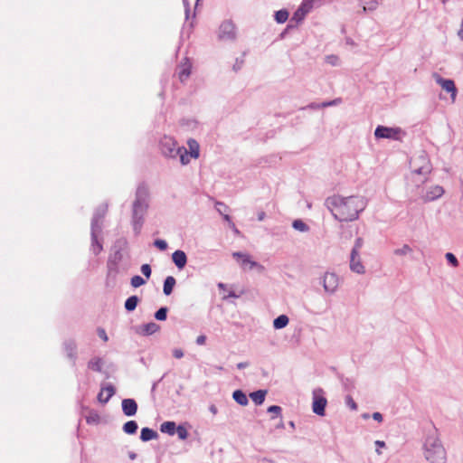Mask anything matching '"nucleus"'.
I'll use <instances>...</instances> for the list:
<instances>
[{
    "label": "nucleus",
    "instance_id": "f257e3e1",
    "mask_svg": "<svg viewBox=\"0 0 463 463\" xmlns=\"http://www.w3.org/2000/svg\"><path fill=\"white\" fill-rule=\"evenodd\" d=\"M333 217L339 222H353L366 207V202L361 196L343 197L333 195L326 198L325 203Z\"/></svg>",
    "mask_w": 463,
    "mask_h": 463
},
{
    "label": "nucleus",
    "instance_id": "f03ea898",
    "mask_svg": "<svg viewBox=\"0 0 463 463\" xmlns=\"http://www.w3.org/2000/svg\"><path fill=\"white\" fill-rule=\"evenodd\" d=\"M148 200V187L145 183H141L137 188L135 200L132 204L131 223L136 235H138L142 230L145 215L149 207Z\"/></svg>",
    "mask_w": 463,
    "mask_h": 463
},
{
    "label": "nucleus",
    "instance_id": "7ed1b4c3",
    "mask_svg": "<svg viewBox=\"0 0 463 463\" xmlns=\"http://www.w3.org/2000/svg\"><path fill=\"white\" fill-rule=\"evenodd\" d=\"M423 455L430 463H446L447 453L438 436V430L432 428L428 431L423 443Z\"/></svg>",
    "mask_w": 463,
    "mask_h": 463
},
{
    "label": "nucleus",
    "instance_id": "20e7f679",
    "mask_svg": "<svg viewBox=\"0 0 463 463\" xmlns=\"http://www.w3.org/2000/svg\"><path fill=\"white\" fill-rule=\"evenodd\" d=\"M108 212V203L99 205L93 213L90 222V250L94 255H99L103 250L102 242L99 235L102 232L103 219Z\"/></svg>",
    "mask_w": 463,
    "mask_h": 463
},
{
    "label": "nucleus",
    "instance_id": "39448f33",
    "mask_svg": "<svg viewBox=\"0 0 463 463\" xmlns=\"http://www.w3.org/2000/svg\"><path fill=\"white\" fill-rule=\"evenodd\" d=\"M128 241L125 238H119L114 242L111 248V253L107 261L108 278L112 277L115 279L119 272L118 264L123 260V250L126 249Z\"/></svg>",
    "mask_w": 463,
    "mask_h": 463
},
{
    "label": "nucleus",
    "instance_id": "423d86ee",
    "mask_svg": "<svg viewBox=\"0 0 463 463\" xmlns=\"http://www.w3.org/2000/svg\"><path fill=\"white\" fill-rule=\"evenodd\" d=\"M411 172L419 175H426L431 172V164L425 153L413 157L411 162Z\"/></svg>",
    "mask_w": 463,
    "mask_h": 463
},
{
    "label": "nucleus",
    "instance_id": "0eeeda50",
    "mask_svg": "<svg viewBox=\"0 0 463 463\" xmlns=\"http://www.w3.org/2000/svg\"><path fill=\"white\" fill-rule=\"evenodd\" d=\"M180 147L181 146H179L176 141L171 137L165 136L159 141L160 151L162 155L167 158H176Z\"/></svg>",
    "mask_w": 463,
    "mask_h": 463
},
{
    "label": "nucleus",
    "instance_id": "6e6552de",
    "mask_svg": "<svg viewBox=\"0 0 463 463\" xmlns=\"http://www.w3.org/2000/svg\"><path fill=\"white\" fill-rule=\"evenodd\" d=\"M232 257L236 259L241 267L244 269H257L259 273H262L265 270V268L263 265L258 263L255 260H252L250 259V256L247 253H243L241 251H235L232 253Z\"/></svg>",
    "mask_w": 463,
    "mask_h": 463
},
{
    "label": "nucleus",
    "instance_id": "1a4fd4ad",
    "mask_svg": "<svg viewBox=\"0 0 463 463\" xmlns=\"http://www.w3.org/2000/svg\"><path fill=\"white\" fill-rule=\"evenodd\" d=\"M419 198H420L424 203L434 201L444 194V189L440 185H432L427 189L424 187H419Z\"/></svg>",
    "mask_w": 463,
    "mask_h": 463
},
{
    "label": "nucleus",
    "instance_id": "9d476101",
    "mask_svg": "<svg viewBox=\"0 0 463 463\" xmlns=\"http://www.w3.org/2000/svg\"><path fill=\"white\" fill-rule=\"evenodd\" d=\"M324 290L332 295L334 294L339 286V278L334 272H326L321 279Z\"/></svg>",
    "mask_w": 463,
    "mask_h": 463
},
{
    "label": "nucleus",
    "instance_id": "9b49d317",
    "mask_svg": "<svg viewBox=\"0 0 463 463\" xmlns=\"http://www.w3.org/2000/svg\"><path fill=\"white\" fill-rule=\"evenodd\" d=\"M218 37L222 41H234L236 39L235 24L230 20L222 22L219 28Z\"/></svg>",
    "mask_w": 463,
    "mask_h": 463
},
{
    "label": "nucleus",
    "instance_id": "f8f14e48",
    "mask_svg": "<svg viewBox=\"0 0 463 463\" xmlns=\"http://www.w3.org/2000/svg\"><path fill=\"white\" fill-rule=\"evenodd\" d=\"M402 132L400 128H389L385 126H378L374 130V136L376 138H387V139H399V135Z\"/></svg>",
    "mask_w": 463,
    "mask_h": 463
},
{
    "label": "nucleus",
    "instance_id": "ddd939ff",
    "mask_svg": "<svg viewBox=\"0 0 463 463\" xmlns=\"http://www.w3.org/2000/svg\"><path fill=\"white\" fill-rule=\"evenodd\" d=\"M318 392H323V390L317 389L313 392L312 410L313 412L317 415L324 416L326 413V406L327 404V401L324 396H318Z\"/></svg>",
    "mask_w": 463,
    "mask_h": 463
},
{
    "label": "nucleus",
    "instance_id": "4468645a",
    "mask_svg": "<svg viewBox=\"0 0 463 463\" xmlns=\"http://www.w3.org/2000/svg\"><path fill=\"white\" fill-rule=\"evenodd\" d=\"M433 79L444 90L451 94L452 100H455L457 95V88L455 82L450 79H444L439 73L432 74Z\"/></svg>",
    "mask_w": 463,
    "mask_h": 463
},
{
    "label": "nucleus",
    "instance_id": "2eb2a0df",
    "mask_svg": "<svg viewBox=\"0 0 463 463\" xmlns=\"http://www.w3.org/2000/svg\"><path fill=\"white\" fill-rule=\"evenodd\" d=\"M123 414L127 417L135 416L137 412V403L135 399L126 398L121 402Z\"/></svg>",
    "mask_w": 463,
    "mask_h": 463
},
{
    "label": "nucleus",
    "instance_id": "dca6fc26",
    "mask_svg": "<svg viewBox=\"0 0 463 463\" xmlns=\"http://www.w3.org/2000/svg\"><path fill=\"white\" fill-rule=\"evenodd\" d=\"M63 349L66 353L67 357L71 359L74 364L77 360V344L75 340H65L63 342Z\"/></svg>",
    "mask_w": 463,
    "mask_h": 463
},
{
    "label": "nucleus",
    "instance_id": "f3484780",
    "mask_svg": "<svg viewBox=\"0 0 463 463\" xmlns=\"http://www.w3.org/2000/svg\"><path fill=\"white\" fill-rule=\"evenodd\" d=\"M350 269L352 271L357 274H364L365 272L364 266L363 265L360 255L358 254H350Z\"/></svg>",
    "mask_w": 463,
    "mask_h": 463
},
{
    "label": "nucleus",
    "instance_id": "a211bd4d",
    "mask_svg": "<svg viewBox=\"0 0 463 463\" xmlns=\"http://www.w3.org/2000/svg\"><path fill=\"white\" fill-rule=\"evenodd\" d=\"M172 260L177 269H182L187 263V256L184 250H176L172 254Z\"/></svg>",
    "mask_w": 463,
    "mask_h": 463
},
{
    "label": "nucleus",
    "instance_id": "6ab92c4d",
    "mask_svg": "<svg viewBox=\"0 0 463 463\" xmlns=\"http://www.w3.org/2000/svg\"><path fill=\"white\" fill-rule=\"evenodd\" d=\"M158 437V433L148 427H145L141 430L140 439L144 442L155 439Z\"/></svg>",
    "mask_w": 463,
    "mask_h": 463
},
{
    "label": "nucleus",
    "instance_id": "aec40b11",
    "mask_svg": "<svg viewBox=\"0 0 463 463\" xmlns=\"http://www.w3.org/2000/svg\"><path fill=\"white\" fill-rule=\"evenodd\" d=\"M176 284V280L173 276H168L164 280L163 292L165 296H170Z\"/></svg>",
    "mask_w": 463,
    "mask_h": 463
},
{
    "label": "nucleus",
    "instance_id": "412c9836",
    "mask_svg": "<svg viewBox=\"0 0 463 463\" xmlns=\"http://www.w3.org/2000/svg\"><path fill=\"white\" fill-rule=\"evenodd\" d=\"M267 394L266 390H258L250 393V397L256 405H261Z\"/></svg>",
    "mask_w": 463,
    "mask_h": 463
},
{
    "label": "nucleus",
    "instance_id": "4be33fe9",
    "mask_svg": "<svg viewBox=\"0 0 463 463\" xmlns=\"http://www.w3.org/2000/svg\"><path fill=\"white\" fill-rule=\"evenodd\" d=\"M160 326L155 322H149L142 326L141 334L144 335H151L156 333Z\"/></svg>",
    "mask_w": 463,
    "mask_h": 463
},
{
    "label": "nucleus",
    "instance_id": "5701e85b",
    "mask_svg": "<svg viewBox=\"0 0 463 463\" xmlns=\"http://www.w3.org/2000/svg\"><path fill=\"white\" fill-rule=\"evenodd\" d=\"M320 5L321 3L319 0H303L298 8L302 9V11H305V13L307 14L314 7H318Z\"/></svg>",
    "mask_w": 463,
    "mask_h": 463
},
{
    "label": "nucleus",
    "instance_id": "b1692460",
    "mask_svg": "<svg viewBox=\"0 0 463 463\" xmlns=\"http://www.w3.org/2000/svg\"><path fill=\"white\" fill-rule=\"evenodd\" d=\"M139 301H140V298L137 296H136V295L130 296L125 301V304H124L125 309L128 312L134 311L137 308Z\"/></svg>",
    "mask_w": 463,
    "mask_h": 463
},
{
    "label": "nucleus",
    "instance_id": "393cba45",
    "mask_svg": "<svg viewBox=\"0 0 463 463\" xmlns=\"http://www.w3.org/2000/svg\"><path fill=\"white\" fill-rule=\"evenodd\" d=\"M233 400L241 406H246L249 403L248 397L241 390H235L232 393Z\"/></svg>",
    "mask_w": 463,
    "mask_h": 463
},
{
    "label": "nucleus",
    "instance_id": "a878e982",
    "mask_svg": "<svg viewBox=\"0 0 463 463\" xmlns=\"http://www.w3.org/2000/svg\"><path fill=\"white\" fill-rule=\"evenodd\" d=\"M104 391L108 392L105 398H101V393H98L97 396L98 401L103 404L107 403L110 400V398L115 394L116 389L112 384L109 383L104 387Z\"/></svg>",
    "mask_w": 463,
    "mask_h": 463
},
{
    "label": "nucleus",
    "instance_id": "bb28decb",
    "mask_svg": "<svg viewBox=\"0 0 463 463\" xmlns=\"http://www.w3.org/2000/svg\"><path fill=\"white\" fill-rule=\"evenodd\" d=\"M176 430V424L175 421H165L160 426V431L168 435H175Z\"/></svg>",
    "mask_w": 463,
    "mask_h": 463
},
{
    "label": "nucleus",
    "instance_id": "cd10ccee",
    "mask_svg": "<svg viewBox=\"0 0 463 463\" xmlns=\"http://www.w3.org/2000/svg\"><path fill=\"white\" fill-rule=\"evenodd\" d=\"M137 429H138V425L136 420H128L122 427L123 431L128 435L136 434L137 431Z\"/></svg>",
    "mask_w": 463,
    "mask_h": 463
},
{
    "label": "nucleus",
    "instance_id": "c85d7f7f",
    "mask_svg": "<svg viewBox=\"0 0 463 463\" xmlns=\"http://www.w3.org/2000/svg\"><path fill=\"white\" fill-rule=\"evenodd\" d=\"M103 361L99 357L91 358L88 363V368L100 373L102 371Z\"/></svg>",
    "mask_w": 463,
    "mask_h": 463
},
{
    "label": "nucleus",
    "instance_id": "c756f323",
    "mask_svg": "<svg viewBox=\"0 0 463 463\" xmlns=\"http://www.w3.org/2000/svg\"><path fill=\"white\" fill-rule=\"evenodd\" d=\"M289 319L286 315H280L273 320L275 329H282L288 326Z\"/></svg>",
    "mask_w": 463,
    "mask_h": 463
},
{
    "label": "nucleus",
    "instance_id": "7c9ffc66",
    "mask_svg": "<svg viewBox=\"0 0 463 463\" xmlns=\"http://www.w3.org/2000/svg\"><path fill=\"white\" fill-rule=\"evenodd\" d=\"M306 15H307V14L305 13V11H302V9L298 8L294 12L289 22H291L294 24H297V26H298L299 24H301L304 21Z\"/></svg>",
    "mask_w": 463,
    "mask_h": 463
},
{
    "label": "nucleus",
    "instance_id": "2f4dec72",
    "mask_svg": "<svg viewBox=\"0 0 463 463\" xmlns=\"http://www.w3.org/2000/svg\"><path fill=\"white\" fill-rule=\"evenodd\" d=\"M289 13L287 9H280L274 14V19L278 24H284L288 19Z\"/></svg>",
    "mask_w": 463,
    "mask_h": 463
},
{
    "label": "nucleus",
    "instance_id": "473e14b6",
    "mask_svg": "<svg viewBox=\"0 0 463 463\" xmlns=\"http://www.w3.org/2000/svg\"><path fill=\"white\" fill-rule=\"evenodd\" d=\"M177 156H179L183 165H188L190 163V157H192L184 146L180 147Z\"/></svg>",
    "mask_w": 463,
    "mask_h": 463
},
{
    "label": "nucleus",
    "instance_id": "72a5a7b5",
    "mask_svg": "<svg viewBox=\"0 0 463 463\" xmlns=\"http://www.w3.org/2000/svg\"><path fill=\"white\" fill-rule=\"evenodd\" d=\"M292 227L295 230L302 232H307L309 231V226L300 219L294 220L292 222Z\"/></svg>",
    "mask_w": 463,
    "mask_h": 463
},
{
    "label": "nucleus",
    "instance_id": "f704fd0d",
    "mask_svg": "<svg viewBox=\"0 0 463 463\" xmlns=\"http://www.w3.org/2000/svg\"><path fill=\"white\" fill-rule=\"evenodd\" d=\"M188 145H189V148H190V152L189 155L194 157V158H197L199 156V145L198 143L195 141V140H190L188 142Z\"/></svg>",
    "mask_w": 463,
    "mask_h": 463
},
{
    "label": "nucleus",
    "instance_id": "c9c22d12",
    "mask_svg": "<svg viewBox=\"0 0 463 463\" xmlns=\"http://www.w3.org/2000/svg\"><path fill=\"white\" fill-rule=\"evenodd\" d=\"M168 308L161 307L154 315L155 318L159 321H165L167 318Z\"/></svg>",
    "mask_w": 463,
    "mask_h": 463
},
{
    "label": "nucleus",
    "instance_id": "e433bc0d",
    "mask_svg": "<svg viewBox=\"0 0 463 463\" xmlns=\"http://www.w3.org/2000/svg\"><path fill=\"white\" fill-rule=\"evenodd\" d=\"M190 74H191V66L190 65L183 66V68L179 71V80L183 82L188 79Z\"/></svg>",
    "mask_w": 463,
    "mask_h": 463
},
{
    "label": "nucleus",
    "instance_id": "4c0bfd02",
    "mask_svg": "<svg viewBox=\"0 0 463 463\" xmlns=\"http://www.w3.org/2000/svg\"><path fill=\"white\" fill-rule=\"evenodd\" d=\"M341 381H342L343 387L345 391L351 392L354 389L355 384H354V381L353 379L342 378Z\"/></svg>",
    "mask_w": 463,
    "mask_h": 463
},
{
    "label": "nucleus",
    "instance_id": "58836bf2",
    "mask_svg": "<svg viewBox=\"0 0 463 463\" xmlns=\"http://www.w3.org/2000/svg\"><path fill=\"white\" fill-rule=\"evenodd\" d=\"M267 411L273 414L271 419H275L277 417H281L282 409L279 405H271L268 408Z\"/></svg>",
    "mask_w": 463,
    "mask_h": 463
},
{
    "label": "nucleus",
    "instance_id": "ea45409f",
    "mask_svg": "<svg viewBox=\"0 0 463 463\" xmlns=\"http://www.w3.org/2000/svg\"><path fill=\"white\" fill-rule=\"evenodd\" d=\"M175 433L177 434L178 438L182 440L186 439L188 437V431L184 425L176 426Z\"/></svg>",
    "mask_w": 463,
    "mask_h": 463
},
{
    "label": "nucleus",
    "instance_id": "a19ab883",
    "mask_svg": "<svg viewBox=\"0 0 463 463\" xmlns=\"http://www.w3.org/2000/svg\"><path fill=\"white\" fill-rule=\"evenodd\" d=\"M379 6V2L377 0H370L364 5V12H373L376 10Z\"/></svg>",
    "mask_w": 463,
    "mask_h": 463
},
{
    "label": "nucleus",
    "instance_id": "79ce46f5",
    "mask_svg": "<svg viewBox=\"0 0 463 463\" xmlns=\"http://www.w3.org/2000/svg\"><path fill=\"white\" fill-rule=\"evenodd\" d=\"M131 286L134 288H138L146 283V280L139 275H135L131 278L130 280Z\"/></svg>",
    "mask_w": 463,
    "mask_h": 463
},
{
    "label": "nucleus",
    "instance_id": "37998d69",
    "mask_svg": "<svg viewBox=\"0 0 463 463\" xmlns=\"http://www.w3.org/2000/svg\"><path fill=\"white\" fill-rule=\"evenodd\" d=\"M412 251V249L408 245L404 244L402 248L396 249L394 250L395 255L403 256L411 253Z\"/></svg>",
    "mask_w": 463,
    "mask_h": 463
},
{
    "label": "nucleus",
    "instance_id": "c03bdc74",
    "mask_svg": "<svg viewBox=\"0 0 463 463\" xmlns=\"http://www.w3.org/2000/svg\"><path fill=\"white\" fill-rule=\"evenodd\" d=\"M445 258L452 267L456 268L458 266V260L453 253L447 252Z\"/></svg>",
    "mask_w": 463,
    "mask_h": 463
},
{
    "label": "nucleus",
    "instance_id": "a18cd8bd",
    "mask_svg": "<svg viewBox=\"0 0 463 463\" xmlns=\"http://www.w3.org/2000/svg\"><path fill=\"white\" fill-rule=\"evenodd\" d=\"M363 245H364L363 239L361 237L356 238V240L354 241V245L351 250V253L358 254L359 250L363 247Z\"/></svg>",
    "mask_w": 463,
    "mask_h": 463
},
{
    "label": "nucleus",
    "instance_id": "49530a36",
    "mask_svg": "<svg viewBox=\"0 0 463 463\" xmlns=\"http://www.w3.org/2000/svg\"><path fill=\"white\" fill-rule=\"evenodd\" d=\"M297 24H292L291 22L286 26V28L279 33V38L280 40L284 39L289 31L296 29Z\"/></svg>",
    "mask_w": 463,
    "mask_h": 463
},
{
    "label": "nucleus",
    "instance_id": "de8ad7c7",
    "mask_svg": "<svg viewBox=\"0 0 463 463\" xmlns=\"http://www.w3.org/2000/svg\"><path fill=\"white\" fill-rule=\"evenodd\" d=\"M99 420V416L97 412L95 411H90V415H88L86 417V421L90 424V423H98Z\"/></svg>",
    "mask_w": 463,
    "mask_h": 463
},
{
    "label": "nucleus",
    "instance_id": "09e8293b",
    "mask_svg": "<svg viewBox=\"0 0 463 463\" xmlns=\"http://www.w3.org/2000/svg\"><path fill=\"white\" fill-rule=\"evenodd\" d=\"M154 246L160 250H165L167 249V242L165 240L156 239L154 241Z\"/></svg>",
    "mask_w": 463,
    "mask_h": 463
},
{
    "label": "nucleus",
    "instance_id": "8fccbe9b",
    "mask_svg": "<svg viewBox=\"0 0 463 463\" xmlns=\"http://www.w3.org/2000/svg\"><path fill=\"white\" fill-rule=\"evenodd\" d=\"M141 272L146 278L149 279L152 273V269L149 264H143L141 266Z\"/></svg>",
    "mask_w": 463,
    "mask_h": 463
},
{
    "label": "nucleus",
    "instance_id": "3c124183",
    "mask_svg": "<svg viewBox=\"0 0 463 463\" xmlns=\"http://www.w3.org/2000/svg\"><path fill=\"white\" fill-rule=\"evenodd\" d=\"M345 402H346V405L351 409V410H356L357 409V404L356 402L353 400V398L350 396V395H347L345 397Z\"/></svg>",
    "mask_w": 463,
    "mask_h": 463
},
{
    "label": "nucleus",
    "instance_id": "603ef678",
    "mask_svg": "<svg viewBox=\"0 0 463 463\" xmlns=\"http://www.w3.org/2000/svg\"><path fill=\"white\" fill-rule=\"evenodd\" d=\"M98 335L104 341L107 342L109 340L108 335L104 328L99 327L97 329Z\"/></svg>",
    "mask_w": 463,
    "mask_h": 463
},
{
    "label": "nucleus",
    "instance_id": "864d4df0",
    "mask_svg": "<svg viewBox=\"0 0 463 463\" xmlns=\"http://www.w3.org/2000/svg\"><path fill=\"white\" fill-rule=\"evenodd\" d=\"M215 207L220 214H223L222 211H226L228 209V206L222 202H217Z\"/></svg>",
    "mask_w": 463,
    "mask_h": 463
},
{
    "label": "nucleus",
    "instance_id": "5fc2aeb1",
    "mask_svg": "<svg viewBox=\"0 0 463 463\" xmlns=\"http://www.w3.org/2000/svg\"><path fill=\"white\" fill-rule=\"evenodd\" d=\"M374 443H375V446H376V449H375L376 453L378 455H381L382 452H381L380 449L385 447V442L382 441V440H376Z\"/></svg>",
    "mask_w": 463,
    "mask_h": 463
},
{
    "label": "nucleus",
    "instance_id": "6e6d98bb",
    "mask_svg": "<svg viewBox=\"0 0 463 463\" xmlns=\"http://www.w3.org/2000/svg\"><path fill=\"white\" fill-rule=\"evenodd\" d=\"M173 356L176 359H180L184 356V352L182 349L175 348L173 350Z\"/></svg>",
    "mask_w": 463,
    "mask_h": 463
},
{
    "label": "nucleus",
    "instance_id": "4d7b16f0",
    "mask_svg": "<svg viewBox=\"0 0 463 463\" xmlns=\"http://www.w3.org/2000/svg\"><path fill=\"white\" fill-rule=\"evenodd\" d=\"M326 61L328 63H330L332 65H336V61H338V58L335 55H329V56H326Z\"/></svg>",
    "mask_w": 463,
    "mask_h": 463
},
{
    "label": "nucleus",
    "instance_id": "13d9d810",
    "mask_svg": "<svg viewBox=\"0 0 463 463\" xmlns=\"http://www.w3.org/2000/svg\"><path fill=\"white\" fill-rule=\"evenodd\" d=\"M339 101H340V99H335L331 100V101L323 102V103L321 104V106H322L323 108L329 107V106H334V105L338 104V103H339Z\"/></svg>",
    "mask_w": 463,
    "mask_h": 463
},
{
    "label": "nucleus",
    "instance_id": "bf43d9fd",
    "mask_svg": "<svg viewBox=\"0 0 463 463\" xmlns=\"http://www.w3.org/2000/svg\"><path fill=\"white\" fill-rule=\"evenodd\" d=\"M184 2V8H185V18L186 19H189V15H190V5L188 3V0H183Z\"/></svg>",
    "mask_w": 463,
    "mask_h": 463
},
{
    "label": "nucleus",
    "instance_id": "052dcab7",
    "mask_svg": "<svg viewBox=\"0 0 463 463\" xmlns=\"http://www.w3.org/2000/svg\"><path fill=\"white\" fill-rule=\"evenodd\" d=\"M372 417L374 420H376L378 422H382L383 420V417L382 413H380V412H373Z\"/></svg>",
    "mask_w": 463,
    "mask_h": 463
},
{
    "label": "nucleus",
    "instance_id": "680f3d73",
    "mask_svg": "<svg viewBox=\"0 0 463 463\" xmlns=\"http://www.w3.org/2000/svg\"><path fill=\"white\" fill-rule=\"evenodd\" d=\"M205 341H206V336L203 335H201L196 338V344L199 345H204Z\"/></svg>",
    "mask_w": 463,
    "mask_h": 463
},
{
    "label": "nucleus",
    "instance_id": "e2e57ef3",
    "mask_svg": "<svg viewBox=\"0 0 463 463\" xmlns=\"http://www.w3.org/2000/svg\"><path fill=\"white\" fill-rule=\"evenodd\" d=\"M242 63H243V61H242V60H241V61H239V59H237V60H236V63L233 65V70H234L235 71H237L238 70H240V69H241V64H242Z\"/></svg>",
    "mask_w": 463,
    "mask_h": 463
},
{
    "label": "nucleus",
    "instance_id": "0e129e2a",
    "mask_svg": "<svg viewBox=\"0 0 463 463\" xmlns=\"http://www.w3.org/2000/svg\"><path fill=\"white\" fill-rule=\"evenodd\" d=\"M209 411L211 413H213V415H216L218 413V409L217 407L214 405V404H211L209 406Z\"/></svg>",
    "mask_w": 463,
    "mask_h": 463
},
{
    "label": "nucleus",
    "instance_id": "69168bd1",
    "mask_svg": "<svg viewBox=\"0 0 463 463\" xmlns=\"http://www.w3.org/2000/svg\"><path fill=\"white\" fill-rule=\"evenodd\" d=\"M248 366H249V363H247V362H241V363L237 364V368L240 370L244 369Z\"/></svg>",
    "mask_w": 463,
    "mask_h": 463
},
{
    "label": "nucleus",
    "instance_id": "338daca9",
    "mask_svg": "<svg viewBox=\"0 0 463 463\" xmlns=\"http://www.w3.org/2000/svg\"><path fill=\"white\" fill-rule=\"evenodd\" d=\"M266 217V213L264 211H260L258 213V221L262 222Z\"/></svg>",
    "mask_w": 463,
    "mask_h": 463
},
{
    "label": "nucleus",
    "instance_id": "774afa93",
    "mask_svg": "<svg viewBox=\"0 0 463 463\" xmlns=\"http://www.w3.org/2000/svg\"><path fill=\"white\" fill-rule=\"evenodd\" d=\"M306 108H310V109H320V108H323V107L321 106V104L310 103Z\"/></svg>",
    "mask_w": 463,
    "mask_h": 463
}]
</instances>
